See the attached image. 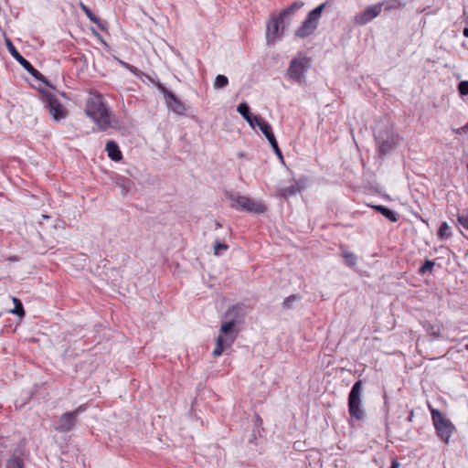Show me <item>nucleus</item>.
<instances>
[{
    "instance_id": "16",
    "label": "nucleus",
    "mask_w": 468,
    "mask_h": 468,
    "mask_svg": "<svg viewBox=\"0 0 468 468\" xmlns=\"http://www.w3.org/2000/svg\"><path fill=\"white\" fill-rule=\"evenodd\" d=\"M105 150L108 153V156L115 162L121 161L122 158V154L118 146V144L113 141H109L106 144Z\"/></svg>"
},
{
    "instance_id": "29",
    "label": "nucleus",
    "mask_w": 468,
    "mask_h": 468,
    "mask_svg": "<svg viewBox=\"0 0 468 468\" xmlns=\"http://www.w3.org/2000/svg\"><path fill=\"white\" fill-rule=\"evenodd\" d=\"M299 300H300L299 296H297L295 294H292L289 297L284 299V301L282 303V306H283V308L290 309L292 307V303Z\"/></svg>"
},
{
    "instance_id": "30",
    "label": "nucleus",
    "mask_w": 468,
    "mask_h": 468,
    "mask_svg": "<svg viewBox=\"0 0 468 468\" xmlns=\"http://www.w3.org/2000/svg\"><path fill=\"white\" fill-rule=\"evenodd\" d=\"M457 221L468 230V214L463 213L457 215Z\"/></svg>"
},
{
    "instance_id": "34",
    "label": "nucleus",
    "mask_w": 468,
    "mask_h": 468,
    "mask_svg": "<svg viewBox=\"0 0 468 468\" xmlns=\"http://www.w3.org/2000/svg\"><path fill=\"white\" fill-rule=\"evenodd\" d=\"M402 3L399 0H391L389 5L386 6V9L397 8L402 6Z\"/></svg>"
},
{
    "instance_id": "27",
    "label": "nucleus",
    "mask_w": 468,
    "mask_h": 468,
    "mask_svg": "<svg viewBox=\"0 0 468 468\" xmlns=\"http://www.w3.org/2000/svg\"><path fill=\"white\" fill-rule=\"evenodd\" d=\"M251 124H250L251 127H255L256 125L259 127V129L261 131L263 129V124H269L261 116H251L250 118Z\"/></svg>"
},
{
    "instance_id": "41",
    "label": "nucleus",
    "mask_w": 468,
    "mask_h": 468,
    "mask_svg": "<svg viewBox=\"0 0 468 468\" xmlns=\"http://www.w3.org/2000/svg\"><path fill=\"white\" fill-rule=\"evenodd\" d=\"M468 129V122L466 123V125L463 128V129Z\"/></svg>"
},
{
    "instance_id": "9",
    "label": "nucleus",
    "mask_w": 468,
    "mask_h": 468,
    "mask_svg": "<svg viewBox=\"0 0 468 468\" xmlns=\"http://www.w3.org/2000/svg\"><path fill=\"white\" fill-rule=\"evenodd\" d=\"M5 45L9 51V53L12 55V57L36 80L43 81L44 83L48 84L45 77L37 70L36 69L31 63L27 60L16 48L12 41L8 38L5 39Z\"/></svg>"
},
{
    "instance_id": "2",
    "label": "nucleus",
    "mask_w": 468,
    "mask_h": 468,
    "mask_svg": "<svg viewBox=\"0 0 468 468\" xmlns=\"http://www.w3.org/2000/svg\"><path fill=\"white\" fill-rule=\"evenodd\" d=\"M85 113L95 122L99 131H106L112 123V112L102 95L97 91L89 93Z\"/></svg>"
},
{
    "instance_id": "38",
    "label": "nucleus",
    "mask_w": 468,
    "mask_h": 468,
    "mask_svg": "<svg viewBox=\"0 0 468 468\" xmlns=\"http://www.w3.org/2000/svg\"><path fill=\"white\" fill-rule=\"evenodd\" d=\"M463 34L465 37H468V27H464Z\"/></svg>"
},
{
    "instance_id": "42",
    "label": "nucleus",
    "mask_w": 468,
    "mask_h": 468,
    "mask_svg": "<svg viewBox=\"0 0 468 468\" xmlns=\"http://www.w3.org/2000/svg\"><path fill=\"white\" fill-rule=\"evenodd\" d=\"M466 349H468V346H466Z\"/></svg>"
},
{
    "instance_id": "25",
    "label": "nucleus",
    "mask_w": 468,
    "mask_h": 468,
    "mask_svg": "<svg viewBox=\"0 0 468 468\" xmlns=\"http://www.w3.org/2000/svg\"><path fill=\"white\" fill-rule=\"evenodd\" d=\"M229 84V79L225 75H218L214 81V88L215 89H223L227 87Z\"/></svg>"
},
{
    "instance_id": "14",
    "label": "nucleus",
    "mask_w": 468,
    "mask_h": 468,
    "mask_svg": "<svg viewBox=\"0 0 468 468\" xmlns=\"http://www.w3.org/2000/svg\"><path fill=\"white\" fill-rule=\"evenodd\" d=\"M285 18H280V15L278 16H273L267 24V33L266 37L268 42H275V40L282 34V30L280 33V25L283 22Z\"/></svg>"
},
{
    "instance_id": "10",
    "label": "nucleus",
    "mask_w": 468,
    "mask_h": 468,
    "mask_svg": "<svg viewBox=\"0 0 468 468\" xmlns=\"http://www.w3.org/2000/svg\"><path fill=\"white\" fill-rule=\"evenodd\" d=\"M159 91L164 95L166 105L169 110L173 111L178 115H183L186 112L185 104L170 90H168L163 84L156 83Z\"/></svg>"
},
{
    "instance_id": "26",
    "label": "nucleus",
    "mask_w": 468,
    "mask_h": 468,
    "mask_svg": "<svg viewBox=\"0 0 468 468\" xmlns=\"http://www.w3.org/2000/svg\"><path fill=\"white\" fill-rule=\"evenodd\" d=\"M382 216L389 219L391 222H397L399 219L398 214L387 207H384L380 212Z\"/></svg>"
},
{
    "instance_id": "31",
    "label": "nucleus",
    "mask_w": 468,
    "mask_h": 468,
    "mask_svg": "<svg viewBox=\"0 0 468 468\" xmlns=\"http://www.w3.org/2000/svg\"><path fill=\"white\" fill-rule=\"evenodd\" d=\"M229 249V246L225 243H221L219 241H216L214 245V254L219 255L220 250H227Z\"/></svg>"
},
{
    "instance_id": "21",
    "label": "nucleus",
    "mask_w": 468,
    "mask_h": 468,
    "mask_svg": "<svg viewBox=\"0 0 468 468\" xmlns=\"http://www.w3.org/2000/svg\"><path fill=\"white\" fill-rule=\"evenodd\" d=\"M300 191V187L298 184L295 182L290 186L284 187L281 189V196L284 198H288L290 197L295 196Z\"/></svg>"
},
{
    "instance_id": "36",
    "label": "nucleus",
    "mask_w": 468,
    "mask_h": 468,
    "mask_svg": "<svg viewBox=\"0 0 468 468\" xmlns=\"http://www.w3.org/2000/svg\"><path fill=\"white\" fill-rule=\"evenodd\" d=\"M372 207H373L376 211H378V212H379V213H380V212L382 211V209H383L384 206H382V205H376V206H372Z\"/></svg>"
},
{
    "instance_id": "32",
    "label": "nucleus",
    "mask_w": 468,
    "mask_h": 468,
    "mask_svg": "<svg viewBox=\"0 0 468 468\" xmlns=\"http://www.w3.org/2000/svg\"><path fill=\"white\" fill-rule=\"evenodd\" d=\"M458 90L461 95H468V80H463L458 85Z\"/></svg>"
},
{
    "instance_id": "3",
    "label": "nucleus",
    "mask_w": 468,
    "mask_h": 468,
    "mask_svg": "<svg viewBox=\"0 0 468 468\" xmlns=\"http://www.w3.org/2000/svg\"><path fill=\"white\" fill-rule=\"evenodd\" d=\"M375 141L380 157L391 154L399 143V135L390 124H378L375 133Z\"/></svg>"
},
{
    "instance_id": "37",
    "label": "nucleus",
    "mask_w": 468,
    "mask_h": 468,
    "mask_svg": "<svg viewBox=\"0 0 468 468\" xmlns=\"http://www.w3.org/2000/svg\"><path fill=\"white\" fill-rule=\"evenodd\" d=\"M413 417H414V411L410 410V415H409L407 420L410 421V422L412 421Z\"/></svg>"
},
{
    "instance_id": "39",
    "label": "nucleus",
    "mask_w": 468,
    "mask_h": 468,
    "mask_svg": "<svg viewBox=\"0 0 468 468\" xmlns=\"http://www.w3.org/2000/svg\"><path fill=\"white\" fill-rule=\"evenodd\" d=\"M215 224L217 229L221 228V224L218 221H216Z\"/></svg>"
},
{
    "instance_id": "1",
    "label": "nucleus",
    "mask_w": 468,
    "mask_h": 468,
    "mask_svg": "<svg viewBox=\"0 0 468 468\" xmlns=\"http://www.w3.org/2000/svg\"><path fill=\"white\" fill-rule=\"evenodd\" d=\"M224 317L229 320L221 324L220 334L216 339V347L212 352L214 356H221L224 349L230 347L236 340L238 332L235 330V326L243 318L242 307L240 305L232 306L226 312Z\"/></svg>"
},
{
    "instance_id": "5",
    "label": "nucleus",
    "mask_w": 468,
    "mask_h": 468,
    "mask_svg": "<svg viewBox=\"0 0 468 468\" xmlns=\"http://www.w3.org/2000/svg\"><path fill=\"white\" fill-rule=\"evenodd\" d=\"M326 3H322L311 12L308 13L306 18L295 31L294 36L298 38H305L311 36L317 28L318 22L323 10L325 8Z\"/></svg>"
},
{
    "instance_id": "20",
    "label": "nucleus",
    "mask_w": 468,
    "mask_h": 468,
    "mask_svg": "<svg viewBox=\"0 0 468 468\" xmlns=\"http://www.w3.org/2000/svg\"><path fill=\"white\" fill-rule=\"evenodd\" d=\"M343 253L342 257L344 258L345 263L348 267H354L356 265L357 262V257L355 253L346 250V249L341 248Z\"/></svg>"
},
{
    "instance_id": "17",
    "label": "nucleus",
    "mask_w": 468,
    "mask_h": 468,
    "mask_svg": "<svg viewBox=\"0 0 468 468\" xmlns=\"http://www.w3.org/2000/svg\"><path fill=\"white\" fill-rule=\"evenodd\" d=\"M80 9L84 12V14L87 16V17L93 23L97 24L98 27L101 29V30H104L105 29V27L104 25L101 22L100 18L98 16H96L93 12L91 11V9L87 6L85 4H83L82 2H80L79 4Z\"/></svg>"
},
{
    "instance_id": "28",
    "label": "nucleus",
    "mask_w": 468,
    "mask_h": 468,
    "mask_svg": "<svg viewBox=\"0 0 468 468\" xmlns=\"http://www.w3.org/2000/svg\"><path fill=\"white\" fill-rule=\"evenodd\" d=\"M13 302L15 303V308L12 312L19 316H24L25 311H24L23 304L20 302V300L17 298H13Z\"/></svg>"
},
{
    "instance_id": "33",
    "label": "nucleus",
    "mask_w": 468,
    "mask_h": 468,
    "mask_svg": "<svg viewBox=\"0 0 468 468\" xmlns=\"http://www.w3.org/2000/svg\"><path fill=\"white\" fill-rule=\"evenodd\" d=\"M434 266V262L432 261L427 260L424 264L420 267V272L425 273L427 271H431Z\"/></svg>"
},
{
    "instance_id": "18",
    "label": "nucleus",
    "mask_w": 468,
    "mask_h": 468,
    "mask_svg": "<svg viewBox=\"0 0 468 468\" xmlns=\"http://www.w3.org/2000/svg\"><path fill=\"white\" fill-rule=\"evenodd\" d=\"M304 5L303 1H295L289 7L283 9L280 13V18H286L292 15H293L296 11L301 9Z\"/></svg>"
},
{
    "instance_id": "15",
    "label": "nucleus",
    "mask_w": 468,
    "mask_h": 468,
    "mask_svg": "<svg viewBox=\"0 0 468 468\" xmlns=\"http://www.w3.org/2000/svg\"><path fill=\"white\" fill-rule=\"evenodd\" d=\"M263 124V129H261V133L265 135L267 140L269 141L270 144L273 148L275 154L282 159V154L281 149L279 148L278 143L276 141V138L272 133V128L270 124Z\"/></svg>"
},
{
    "instance_id": "40",
    "label": "nucleus",
    "mask_w": 468,
    "mask_h": 468,
    "mask_svg": "<svg viewBox=\"0 0 468 468\" xmlns=\"http://www.w3.org/2000/svg\"><path fill=\"white\" fill-rule=\"evenodd\" d=\"M92 32H93V34H94L95 36L100 37V34H99V33H97L94 29H92Z\"/></svg>"
},
{
    "instance_id": "7",
    "label": "nucleus",
    "mask_w": 468,
    "mask_h": 468,
    "mask_svg": "<svg viewBox=\"0 0 468 468\" xmlns=\"http://www.w3.org/2000/svg\"><path fill=\"white\" fill-rule=\"evenodd\" d=\"M310 68V58L306 56H298L291 60L287 76L293 81L302 84L305 81V74Z\"/></svg>"
},
{
    "instance_id": "13",
    "label": "nucleus",
    "mask_w": 468,
    "mask_h": 468,
    "mask_svg": "<svg viewBox=\"0 0 468 468\" xmlns=\"http://www.w3.org/2000/svg\"><path fill=\"white\" fill-rule=\"evenodd\" d=\"M382 10V4H377L367 6L362 13L355 16V22L357 25H366L377 17Z\"/></svg>"
},
{
    "instance_id": "4",
    "label": "nucleus",
    "mask_w": 468,
    "mask_h": 468,
    "mask_svg": "<svg viewBox=\"0 0 468 468\" xmlns=\"http://www.w3.org/2000/svg\"><path fill=\"white\" fill-rule=\"evenodd\" d=\"M362 380L354 383L348 395V411L351 418L361 420L365 418V410L362 408Z\"/></svg>"
},
{
    "instance_id": "24",
    "label": "nucleus",
    "mask_w": 468,
    "mask_h": 468,
    "mask_svg": "<svg viewBox=\"0 0 468 468\" xmlns=\"http://www.w3.org/2000/svg\"><path fill=\"white\" fill-rule=\"evenodd\" d=\"M6 468H24V461L17 456H12L6 463Z\"/></svg>"
},
{
    "instance_id": "19",
    "label": "nucleus",
    "mask_w": 468,
    "mask_h": 468,
    "mask_svg": "<svg viewBox=\"0 0 468 468\" xmlns=\"http://www.w3.org/2000/svg\"><path fill=\"white\" fill-rule=\"evenodd\" d=\"M118 60V63L122 67L124 68L125 69L129 70L131 73H133L134 76L142 79L143 77H145L147 78L148 80H150L151 81H153V80L148 76L146 75L145 73H144L143 71H141L139 69H137L136 67L122 60V59H117Z\"/></svg>"
},
{
    "instance_id": "22",
    "label": "nucleus",
    "mask_w": 468,
    "mask_h": 468,
    "mask_svg": "<svg viewBox=\"0 0 468 468\" xmlns=\"http://www.w3.org/2000/svg\"><path fill=\"white\" fill-rule=\"evenodd\" d=\"M238 112L249 122V124H251L250 118V106L246 102L240 103L237 108Z\"/></svg>"
},
{
    "instance_id": "8",
    "label": "nucleus",
    "mask_w": 468,
    "mask_h": 468,
    "mask_svg": "<svg viewBox=\"0 0 468 468\" xmlns=\"http://www.w3.org/2000/svg\"><path fill=\"white\" fill-rule=\"evenodd\" d=\"M229 198L233 201L231 207L238 210H242L250 213L261 214L265 212V207L253 199L245 196L230 195Z\"/></svg>"
},
{
    "instance_id": "11",
    "label": "nucleus",
    "mask_w": 468,
    "mask_h": 468,
    "mask_svg": "<svg viewBox=\"0 0 468 468\" xmlns=\"http://www.w3.org/2000/svg\"><path fill=\"white\" fill-rule=\"evenodd\" d=\"M45 104L48 110L49 114L55 121L59 122L60 120H63L67 117V110L63 107V105L59 102L55 95L47 94L45 97Z\"/></svg>"
},
{
    "instance_id": "23",
    "label": "nucleus",
    "mask_w": 468,
    "mask_h": 468,
    "mask_svg": "<svg viewBox=\"0 0 468 468\" xmlns=\"http://www.w3.org/2000/svg\"><path fill=\"white\" fill-rule=\"evenodd\" d=\"M451 235H452L451 227L448 225V223L447 222L441 223L438 229V232H437L438 238L440 239H446L450 238Z\"/></svg>"
},
{
    "instance_id": "6",
    "label": "nucleus",
    "mask_w": 468,
    "mask_h": 468,
    "mask_svg": "<svg viewBox=\"0 0 468 468\" xmlns=\"http://www.w3.org/2000/svg\"><path fill=\"white\" fill-rule=\"evenodd\" d=\"M431 414L438 437L448 443L455 430L454 425L439 410L431 409Z\"/></svg>"
},
{
    "instance_id": "35",
    "label": "nucleus",
    "mask_w": 468,
    "mask_h": 468,
    "mask_svg": "<svg viewBox=\"0 0 468 468\" xmlns=\"http://www.w3.org/2000/svg\"><path fill=\"white\" fill-rule=\"evenodd\" d=\"M399 463L396 459H393L391 462L390 468H399Z\"/></svg>"
},
{
    "instance_id": "12",
    "label": "nucleus",
    "mask_w": 468,
    "mask_h": 468,
    "mask_svg": "<svg viewBox=\"0 0 468 468\" xmlns=\"http://www.w3.org/2000/svg\"><path fill=\"white\" fill-rule=\"evenodd\" d=\"M83 410L81 407H79L73 411L66 412L62 414L59 418L58 424L55 426V430L58 432H68L75 425L77 420V415L81 412Z\"/></svg>"
}]
</instances>
